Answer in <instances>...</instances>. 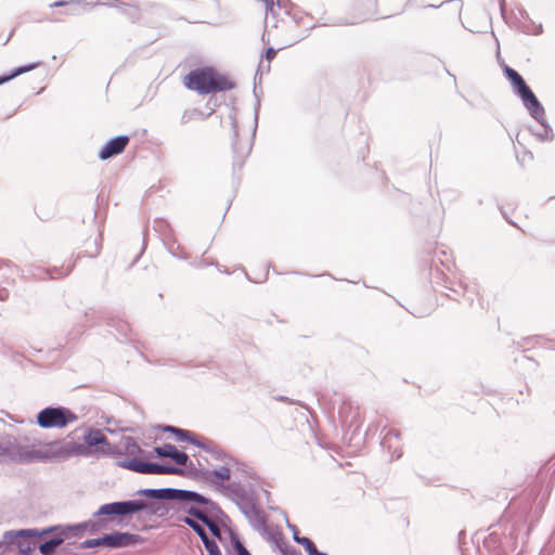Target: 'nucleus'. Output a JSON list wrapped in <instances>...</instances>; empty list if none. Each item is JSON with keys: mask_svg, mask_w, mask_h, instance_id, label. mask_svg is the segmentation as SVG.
Segmentation results:
<instances>
[{"mask_svg": "<svg viewBox=\"0 0 555 555\" xmlns=\"http://www.w3.org/2000/svg\"><path fill=\"white\" fill-rule=\"evenodd\" d=\"M146 494L151 499L171 502L177 519L189 526L196 534H201V530H206L202 524L212 516H224L228 519L217 502L194 490L167 487L165 490L149 491Z\"/></svg>", "mask_w": 555, "mask_h": 555, "instance_id": "nucleus-1", "label": "nucleus"}, {"mask_svg": "<svg viewBox=\"0 0 555 555\" xmlns=\"http://www.w3.org/2000/svg\"><path fill=\"white\" fill-rule=\"evenodd\" d=\"M184 86L199 94H210L231 90L235 85L227 76L219 74L212 67L205 66L192 69L184 77Z\"/></svg>", "mask_w": 555, "mask_h": 555, "instance_id": "nucleus-2", "label": "nucleus"}, {"mask_svg": "<svg viewBox=\"0 0 555 555\" xmlns=\"http://www.w3.org/2000/svg\"><path fill=\"white\" fill-rule=\"evenodd\" d=\"M132 518L130 500L115 501L102 504L93 514L91 526L99 533L109 528L112 524L122 525Z\"/></svg>", "mask_w": 555, "mask_h": 555, "instance_id": "nucleus-3", "label": "nucleus"}, {"mask_svg": "<svg viewBox=\"0 0 555 555\" xmlns=\"http://www.w3.org/2000/svg\"><path fill=\"white\" fill-rule=\"evenodd\" d=\"M42 459L40 450L20 444L11 435H0V462L28 464Z\"/></svg>", "mask_w": 555, "mask_h": 555, "instance_id": "nucleus-4", "label": "nucleus"}, {"mask_svg": "<svg viewBox=\"0 0 555 555\" xmlns=\"http://www.w3.org/2000/svg\"><path fill=\"white\" fill-rule=\"evenodd\" d=\"M78 418V415L69 408L48 405L37 413L35 423L42 429H61L76 423ZM28 422L34 424L33 420H28Z\"/></svg>", "mask_w": 555, "mask_h": 555, "instance_id": "nucleus-5", "label": "nucleus"}, {"mask_svg": "<svg viewBox=\"0 0 555 555\" xmlns=\"http://www.w3.org/2000/svg\"><path fill=\"white\" fill-rule=\"evenodd\" d=\"M49 531L46 528H26L17 530H8L4 532V539L9 541V550L15 547L18 555H33L37 548V539L48 537Z\"/></svg>", "mask_w": 555, "mask_h": 555, "instance_id": "nucleus-6", "label": "nucleus"}, {"mask_svg": "<svg viewBox=\"0 0 555 555\" xmlns=\"http://www.w3.org/2000/svg\"><path fill=\"white\" fill-rule=\"evenodd\" d=\"M152 490H165V488H143L137 490L135 495L144 499L130 500L132 516L139 513H144L149 516L164 518L170 511H172V503L168 502V500L149 498L150 495H147L146 492Z\"/></svg>", "mask_w": 555, "mask_h": 555, "instance_id": "nucleus-7", "label": "nucleus"}, {"mask_svg": "<svg viewBox=\"0 0 555 555\" xmlns=\"http://www.w3.org/2000/svg\"><path fill=\"white\" fill-rule=\"evenodd\" d=\"M254 94L256 98L255 107H254V117H255V126L253 130V137L250 141L246 144V146H241L238 142V128H237V121L234 115H230L231 118V127L233 132V140H232V149L234 153V159H233V169L236 168L241 169L244 165L245 158L249 155L251 147H253V140L256 134L257 125H258V117H259V108H260V96L257 93V86H254Z\"/></svg>", "mask_w": 555, "mask_h": 555, "instance_id": "nucleus-8", "label": "nucleus"}, {"mask_svg": "<svg viewBox=\"0 0 555 555\" xmlns=\"http://www.w3.org/2000/svg\"><path fill=\"white\" fill-rule=\"evenodd\" d=\"M83 447L87 448L85 456L92 454L116 457L122 454L119 446L111 443L107 437L95 428H88L83 435Z\"/></svg>", "mask_w": 555, "mask_h": 555, "instance_id": "nucleus-9", "label": "nucleus"}, {"mask_svg": "<svg viewBox=\"0 0 555 555\" xmlns=\"http://www.w3.org/2000/svg\"><path fill=\"white\" fill-rule=\"evenodd\" d=\"M93 524L92 519H88L78 524H68V525H53L46 527V530L49 531V534L52 532H60L63 540L65 541L68 538H80L86 531L90 534H96L98 532L91 526Z\"/></svg>", "mask_w": 555, "mask_h": 555, "instance_id": "nucleus-10", "label": "nucleus"}, {"mask_svg": "<svg viewBox=\"0 0 555 555\" xmlns=\"http://www.w3.org/2000/svg\"><path fill=\"white\" fill-rule=\"evenodd\" d=\"M108 548H125L135 546L144 542V538L137 533L112 531L106 533Z\"/></svg>", "mask_w": 555, "mask_h": 555, "instance_id": "nucleus-11", "label": "nucleus"}, {"mask_svg": "<svg viewBox=\"0 0 555 555\" xmlns=\"http://www.w3.org/2000/svg\"><path fill=\"white\" fill-rule=\"evenodd\" d=\"M199 474L203 476L204 482H207L219 491L223 489V486H227V481L230 480L232 475L229 464L221 465L220 467L214 469L206 468L205 472H199Z\"/></svg>", "mask_w": 555, "mask_h": 555, "instance_id": "nucleus-12", "label": "nucleus"}, {"mask_svg": "<svg viewBox=\"0 0 555 555\" xmlns=\"http://www.w3.org/2000/svg\"><path fill=\"white\" fill-rule=\"evenodd\" d=\"M382 434H384L380 440L382 448L389 452L391 461L399 460L402 456L400 431L393 428L386 430V427H384Z\"/></svg>", "mask_w": 555, "mask_h": 555, "instance_id": "nucleus-13", "label": "nucleus"}, {"mask_svg": "<svg viewBox=\"0 0 555 555\" xmlns=\"http://www.w3.org/2000/svg\"><path fill=\"white\" fill-rule=\"evenodd\" d=\"M130 138L126 134H119L111 138L100 150L98 154L99 158L101 160H107L121 154L126 150Z\"/></svg>", "mask_w": 555, "mask_h": 555, "instance_id": "nucleus-14", "label": "nucleus"}, {"mask_svg": "<svg viewBox=\"0 0 555 555\" xmlns=\"http://www.w3.org/2000/svg\"><path fill=\"white\" fill-rule=\"evenodd\" d=\"M443 287L448 291L446 293V296L450 299H453L455 301H461V298H464L465 301L469 306L474 302L473 294H475V291L469 288L466 284H464L462 281H446V285Z\"/></svg>", "mask_w": 555, "mask_h": 555, "instance_id": "nucleus-15", "label": "nucleus"}, {"mask_svg": "<svg viewBox=\"0 0 555 555\" xmlns=\"http://www.w3.org/2000/svg\"><path fill=\"white\" fill-rule=\"evenodd\" d=\"M526 109L528 111L529 115L537 121L543 120L545 118V109L542 105V103L539 101L534 92L531 90V88L527 89L519 95H517Z\"/></svg>", "mask_w": 555, "mask_h": 555, "instance_id": "nucleus-16", "label": "nucleus"}, {"mask_svg": "<svg viewBox=\"0 0 555 555\" xmlns=\"http://www.w3.org/2000/svg\"><path fill=\"white\" fill-rule=\"evenodd\" d=\"M54 454L62 459H68L70 456H85L87 448L82 443L75 441H62L53 443Z\"/></svg>", "mask_w": 555, "mask_h": 555, "instance_id": "nucleus-17", "label": "nucleus"}, {"mask_svg": "<svg viewBox=\"0 0 555 555\" xmlns=\"http://www.w3.org/2000/svg\"><path fill=\"white\" fill-rule=\"evenodd\" d=\"M154 451L157 456L171 459L178 466L186 465L189 462V455L185 452L178 450L171 443H164L163 446L155 447Z\"/></svg>", "mask_w": 555, "mask_h": 555, "instance_id": "nucleus-18", "label": "nucleus"}, {"mask_svg": "<svg viewBox=\"0 0 555 555\" xmlns=\"http://www.w3.org/2000/svg\"><path fill=\"white\" fill-rule=\"evenodd\" d=\"M199 449L209 453L215 460L222 462V465H228L229 460H232L233 456L224 451L220 446L216 442L203 438L199 444Z\"/></svg>", "mask_w": 555, "mask_h": 555, "instance_id": "nucleus-19", "label": "nucleus"}, {"mask_svg": "<svg viewBox=\"0 0 555 555\" xmlns=\"http://www.w3.org/2000/svg\"><path fill=\"white\" fill-rule=\"evenodd\" d=\"M503 73L505 78L509 81L513 91L516 95H519L530 87L525 81L522 76L514 68L509 67L508 65H504Z\"/></svg>", "mask_w": 555, "mask_h": 555, "instance_id": "nucleus-20", "label": "nucleus"}, {"mask_svg": "<svg viewBox=\"0 0 555 555\" xmlns=\"http://www.w3.org/2000/svg\"><path fill=\"white\" fill-rule=\"evenodd\" d=\"M105 323L109 328L116 331L118 339L120 340L127 339L132 332L130 324L119 317L108 315L105 319Z\"/></svg>", "mask_w": 555, "mask_h": 555, "instance_id": "nucleus-21", "label": "nucleus"}, {"mask_svg": "<svg viewBox=\"0 0 555 555\" xmlns=\"http://www.w3.org/2000/svg\"><path fill=\"white\" fill-rule=\"evenodd\" d=\"M48 535V539L41 543H37V548L42 555H53L56 548L64 542L61 533L57 531Z\"/></svg>", "mask_w": 555, "mask_h": 555, "instance_id": "nucleus-22", "label": "nucleus"}, {"mask_svg": "<svg viewBox=\"0 0 555 555\" xmlns=\"http://www.w3.org/2000/svg\"><path fill=\"white\" fill-rule=\"evenodd\" d=\"M250 527L259 533H268L267 514L257 507L253 513L246 516Z\"/></svg>", "mask_w": 555, "mask_h": 555, "instance_id": "nucleus-23", "label": "nucleus"}, {"mask_svg": "<svg viewBox=\"0 0 555 555\" xmlns=\"http://www.w3.org/2000/svg\"><path fill=\"white\" fill-rule=\"evenodd\" d=\"M229 461L230 462H228V464L231 467V473L235 470L236 473L241 474L242 478L245 480H256L258 478L256 470L245 462L234 456Z\"/></svg>", "mask_w": 555, "mask_h": 555, "instance_id": "nucleus-24", "label": "nucleus"}, {"mask_svg": "<svg viewBox=\"0 0 555 555\" xmlns=\"http://www.w3.org/2000/svg\"><path fill=\"white\" fill-rule=\"evenodd\" d=\"M149 475H178L184 476L185 469L178 465L159 464L150 462Z\"/></svg>", "mask_w": 555, "mask_h": 555, "instance_id": "nucleus-25", "label": "nucleus"}, {"mask_svg": "<svg viewBox=\"0 0 555 555\" xmlns=\"http://www.w3.org/2000/svg\"><path fill=\"white\" fill-rule=\"evenodd\" d=\"M117 465L121 468H125V469H128V470H131L134 473L149 475L150 462L143 461L135 456H133L131 459H125L122 461H119L117 463Z\"/></svg>", "mask_w": 555, "mask_h": 555, "instance_id": "nucleus-26", "label": "nucleus"}, {"mask_svg": "<svg viewBox=\"0 0 555 555\" xmlns=\"http://www.w3.org/2000/svg\"><path fill=\"white\" fill-rule=\"evenodd\" d=\"M220 492H222L234 504L248 495V492L240 481L228 482L227 486H223V489Z\"/></svg>", "mask_w": 555, "mask_h": 555, "instance_id": "nucleus-27", "label": "nucleus"}, {"mask_svg": "<svg viewBox=\"0 0 555 555\" xmlns=\"http://www.w3.org/2000/svg\"><path fill=\"white\" fill-rule=\"evenodd\" d=\"M102 244V234H96L93 238H89L86 241V248L77 254L76 259L81 257H90L94 258L100 254Z\"/></svg>", "mask_w": 555, "mask_h": 555, "instance_id": "nucleus-28", "label": "nucleus"}, {"mask_svg": "<svg viewBox=\"0 0 555 555\" xmlns=\"http://www.w3.org/2000/svg\"><path fill=\"white\" fill-rule=\"evenodd\" d=\"M540 128H529L531 134H533L541 142H551L554 140V132L550 124L545 118L543 120L538 121Z\"/></svg>", "mask_w": 555, "mask_h": 555, "instance_id": "nucleus-29", "label": "nucleus"}, {"mask_svg": "<svg viewBox=\"0 0 555 555\" xmlns=\"http://www.w3.org/2000/svg\"><path fill=\"white\" fill-rule=\"evenodd\" d=\"M39 64H40L39 62L29 63L26 65L15 67L12 70H10V73H8V74L1 75L0 76V86L16 78L17 76H20L22 74L28 73V72L37 68L39 66Z\"/></svg>", "mask_w": 555, "mask_h": 555, "instance_id": "nucleus-30", "label": "nucleus"}, {"mask_svg": "<svg viewBox=\"0 0 555 555\" xmlns=\"http://www.w3.org/2000/svg\"><path fill=\"white\" fill-rule=\"evenodd\" d=\"M537 477L541 482L546 479L550 482L555 481V455L540 467Z\"/></svg>", "mask_w": 555, "mask_h": 555, "instance_id": "nucleus-31", "label": "nucleus"}, {"mask_svg": "<svg viewBox=\"0 0 555 555\" xmlns=\"http://www.w3.org/2000/svg\"><path fill=\"white\" fill-rule=\"evenodd\" d=\"M163 242L168 250V253L178 259L189 260V255L183 251V247L180 243L175 238H163Z\"/></svg>", "mask_w": 555, "mask_h": 555, "instance_id": "nucleus-32", "label": "nucleus"}, {"mask_svg": "<svg viewBox=\"0 0 555 555\" xmlns=\"http://www.w3.org/2000/svg\"><path fill=\"white\" fill-rule=\"evenodd\" d=\"M175 437L177 438L178 441L188 442L197 448H199L201 441L204 438V437H201V436L192 433L191 430L182 429V428H178Z\"/></svg>", "mask_w": 555, "mask_h": 555, "instance_id": "nucleus-33", "label": "nucleus"}, {"mask_svg": "<svg viewBox=\"0 0 555 555\" xmlns=\"http://www.w3.org/2000/svg\"><path fill=\"white\" fill-rule=\"evenodd\" d=\"M202 533L197 534L201 541L203 542L205 550L207 551L208 555H221V551L211 537L207 533L206 530H201Z\"/></svg>", "mask_w": 555, "mask_h": 555, "instance_id": "nucleus-34", "label": "nucleus"}, {"mask_svg": "<svg viewBox=\"0 0 555 555\" xmlns=\"http://www.w3.org/2000/svg\"><path fill=\"white\" fill-rule=\"evenodd\" d=\"M498 537L493 531L483 541V546L489 550V555H507L506 551L496 545Z\"/></svg>", "mask_w": 555, "mask_h": 555, "instance_id": "nucleus-35", "label": "nucleus"}, {"mask_svg": "<svg viewBox=\"0 0 555 555\" xmlns=\"http://www.w3.org/2000/svg\"><path fill=\"white\" fill-rule=\"evenodd\" d=\"M108 315L101 312V311H96L94 309H88L86 312H85V322H83V325L85 326H93V325H96V324H100V322H105V319L107 318Z\"/></svg>", "mask_w": 555, "mask_h": 555, "instance_id": "nucleus-36", "label": "nucleus"}, {"mask_svg": "<svg viewBox=\"0 0 555 555\" xmlns=\"http://www.w3.org/2000/svg\"><path fill=\"white\" fill-rule=\"evenodd\" d=\"M235 505L245 517L258 507L255 499L250 494L237 501Z\"/></svg>", "mask_w": 555, "mask_h": 555, "instance_id": "nucleus-37", "label": "nucleus"}, {"mask_svg": "<svg viewBox=\"0 0 555 555\" xmlns=\"http://www.w3.org/2000/svg\"><path fill=\"white\" fill-rule=\"evenodd\" d=\"M119 448L121 449L122 453L126 452L128 454H137L142 452L141 447L137 443L134 438L130 436L122 437V448L120 446Z\"/></svg>", "mask_w": 555, "mask_h": 555, "instance_id": "nucleus-38", "label": "nucleus"}, {"mask_svg": "<svg viewBox=\"0 0 555 555\" xmlns=\"http://www.w3.org/2000/svg\"><path fill=\"white\" fill-rule=\"evenodd\" d=\"M223 518H224V516H212V517L208 518V520H205L202 525L204 527L206 526L214 537L221 539V531L218 526V521Z\"/></svg>", "mask_w": 555, "mask_h": 555, "instance_id": "nucleus-39", "label": "nucleus"}, {"mask_svg": "<svg viewBox=\"0 0 555 555\" xmlns=\"http://www.w3.org/2000/svg\"><path fill=\"white\" fill-rule=\"evenodd\" d=\"M98 546H106L107 547L106 533L101 537L94 538V539L85 540L80 543V548H82V550L93 548V547H98Z\"/></svg>", "mask_w": 555, "mask_h": 555, "instance_id": "nucleus-40", "label": "nucleus"}, {"mask_svg": "<svg viewBox=\"0 0 555 555\" xmlns=\"http://www.w3.org/2000/svg\"><path fill=\"white\" fill-rule=\"evenodd\" d=\"M153 229L156 232H158L160 235H163L164 237L167 234L170 236L171 232H172V229H171L170 224L168 223V221H166L165 219H160V218L154 220Z\"/></svg>", "mask_w": 555, "mask_h": 555, "instance_id": "nucleus-41", "label": "nucleus"}, {"mask_svg": "<svg viewBox=\"0 0 555 555\" xmlns=\"http://www.w3.org/2000/svg\"><path fill=\"white\" fill-rule=\"evenodd\" d=\"M520 29L524 34L527 35H541L543 33L542 24H535L533 21H529L520 26Z\"/></svg>", "mask_w": 555, "mask_h": 555, "instance_id": "nucleus-42", "label": "nucleus"}, {"mask_svg": "<svg viewBox=\"0 0 555 555\" xmlns=\"http://www.w3.org/2000/svg\"><path fill=\"white\" fill-rule=\"evenodd\" d=\"M74 268V263L68 264L66 268H53L52 270H49L48 273L51 279H60L63 276H67Z\"/></svg>", "mask_w": 555, "mask_h": 555, "instance_id": "nucleus-43", "label": "nucleus"}, {"mask_svg": "<svg viewBox=\"0 0 555 555\" xmlns=\"http://www.w3.org/2000/svg\"><path fill=\"white\" fill-rule=\"evenodd\" d=\"M190 463V466L188 467V470H185V475L184 476H188L194 480H199V481H203V476L199 474V472H205L206 468H197L194 466V464L192 462H188Z\"/></svg>", "mask_w": 555, "mask_h": 555, "instance_id": "nucleus-44", "label": "nucleus"}, {"mask_svg": "<svg viewBox=\"0 0 555 555\" xmlns=\"http://www.w3.org/2000/svg\"><path fill=\"white\" fill-rule=\"evenodd\" d=\"M297 544L301 545L308 555H312L318 550L314 542L307 537H302L299 541L297 540Z\"/></svg>", "mask_w": 555, "mask_h": 555, "instance_id": "nucleus-45", "label": "nucleus"}, {"mask_svg": "<svg viewBox=\"0 0 555 555\" xmlns=\"http://www.w3.org/2000/svg\"><path fill=\"white\" fill-rule=\"evenodd\" d=\"M201 115V112L196 108L185 111L181 116V124H188L192 119H195L197 116Z\"/></svg>", "mask_w": 555, "mask_h": 555, "instance_id": "nucleus-46", "label": "nucleus"}, {"mask_svg": "<svg viewBox=\"0 0 555 555\" xmlns=\"http://www.w3.org/2000/svg\"><path fill=\"white\" fill-rule=\"evenodd\" d=\"M231 541L238 555H244V551H248L235 534L231 537Z\"/></svg>", "mask_w": 555, "mask_h": 555, "instance_id": "nucleus-47", "label": "nucleus"}, {"mask_svg": "<svg viewBox=\"0 0 555 555\" xmlns=\"http://www.w3.org/2000/svg\"><path fill=\"white\" fill-rule=\"evenodd\" d=\"M266 534H267V539L270 542H272L273 544H275L276 546H280V543L283 542V538L280 532H272V531L268 530V533H266Z\"/></svg>", "mask_w": 555, "mask_h": 555, "instance_id": "nucleus-48", "label": "nucleus"}, {"mask_svg": "<svg viewBox=\"0 0 555 555\" xmlns=\"http://www.w3.org/2000/svg\"><path fill=\"white\" fill-rule=\"evenodd\" d=\"M286 520V527L292 531L293 533V540L297 543V540L299 541L302 537L299 535V530L296 525L289 522L287 516H285Z\"/></svg>", "mask_w": 555, "mask_h": 555, "instance_id": "nucleus-49", "label": "nucleus"}, {"mask_svg": "<svg viewBox=\"0 0 555 555\" xmlns=\"http://www.w3.org/2000/svg\"><path fill=\"white\" fill-rule=\"evenodd\" d=\"M369 4H370V11L364 13L362 16H361V21H364V20H367L370 18L371 16L374 15L375 13V9H376V5H377V0H367Z\"/></svg>", "mask_w": 555, "mask_h": 555, "instance_id": "nucleus-50", "label": "nucleus"}, {"mask_svg": "<svg viewBox=\"0 0 555 555\" xmlns=\"http://www.w3.org/2000/svg\"><path fill=\"white\" fill-rule=\"evenodd\" d=\"M276 2L280 8L285 9L286 14L292 15L291 11L294 8V4L292 3L291 0H276Z\"/></svg>", "mask_w": 555, "mask_h": 555, "instance_id": "nucleus-51", "label": "nucleus"}, {"mask_svg": "<svg viewBox=\"0 0 555 555\" xmlns=\"http://www.w3.org/2000/svg\"><path fill=\"white\" fill-rule=\"evenodd\" d=\"M281 552L283 555H302V553L299 550L293 546H284L281 548Z\"/></svg>", "mask_w": 555, "mask_h": 555, "instance_id": "nucleus-52", "label": "nucleus"}, {"mask_svg": "<svg viewBox=\"0 0 555 555\" xmlns=\"http://www.w3.org/2000/svg\"><path fill=\"white\" fill-rule=\"evenodd\" d=\"M76 3V1L74 0H57L55 2H53L52 4H50L51 8H59V7H68V5H74Z\"/></svg>", "mask_w": 555, "mask_h": 555, "instance_id": "nucleus-53", "label": "nucleus"}, {"mask_svg": "<svg viewBox=\"0 0 555 555\" xmlns=\"http://www.w3.org/2000/svg\"><path fill=\"white\" fill-rule=\"evenodd\" d=\"M276 55V50L272 47L268 48L264 52V57L268 62H271Z\"/></svg>", "mask_w": 555, "mask_h": 555, "instance_id": "nucleus-54", "label": "nucleus"}, {"mask_svg": "<svg viewBox=\"0 0 555 555\" xmlns=\"http://www.w3.org/2000/svg\"><path fill=\"white\" fill-rule=\"evenodd\" d=\"M10 552L9 550V541L8 539H4V535L2 537V540H0V555Z\"/></svg>", "mask_w": 555, "mask_h": 555, "instance_id": "nucleus-55", "label": "nucleus"}, {"mask_svg": "<svg viewBox=\"0 0 555 555\" xmlns=\"http://www.w3.org/2000/svg\"><path fill=\"white\" fill-rule=\"evenodd\" d=\"M262 2L266 7V12H272L274 8V1L273 0H259Z\"/></svg>", "mask_w": 555, "mask_h": 555, "instance_id": "nucleus-56", "label": "nucleus"}, {"mask_svg": "<svg viewBox=\"0 0 555 555\" xmlns=\"http://www.w3.org/2000/svg\"><path fill=\"white\" fill-rule=\"evenodd\" d=\"M69 7H70V9L67 12L69 15L76 16L81 13L80 9L78 8L79 5H69Z\"/></svg>", "mask_w": 555, "mask_h": 555, "instance_id": "nucleus-57", "label": "nucleus"}, {"mask_svg": "<svg viewBox=\"0 0 555 555\" xmlns=\"http://www.w3.org/2000/svg\"><path fill=\"white\" fill-rule=\"evenodd\" d=\"M179 427H176V426H172V425H165L163 427V430L166 431V433H170V434H173L176 435L177 430H178Z\"/></svg>", "mask_w": 555, "mask_h": 555, "instance_id": "nucleus-58", "label": "nucleus"}, {"mask_svg": "<svg viewBox=\"0 0 555 555\" xmlns=\"http://www.w3.org/2000/svg\"><path fill=\"white\" fill-rule=\"evenodd\" d=\"M8 298V292L2 288L0 289V300H5Z\"/></svg>", "mask_w": 555, "mask_h": 555, "instance_id": "nucleus-59", "label": "nucleus"}, {"mask_svg": "<svg viewBox=\"0 0 555 555\" xmlns=\"http://www.w3.org/2000/svg\"><path fill=\"white\" fill-rule=\"evenodd\" d=\"M145 246H146V243H145V238L143 240V246H142V249H141V253L135 257L134 261L132 262L131 266H133L137 261H138V258L140 257V255L143 253V250L145 249Z\"/></svg>", "mask_w": 555, "mask_h": 555, "instance_id": "nucleus-60", "label": "nucleus"}, {"mask_svg": "<svg viewBox=\"0 0 555 555\" xmlns=\"http://www.w3.org/2000/svg\"><path fill=\"white\" fill-rule=\"evenodd\" d=\"M8 417H9L11 421L15 422V423H20V424L24 423V421H23V420H18V418H16L15 416H13V415H11V414H8Z\"/></svg>", "mask_w": 555, "mask_h": 555, "instance_id": "nucleus-61", "label": "nucleus"}, {"mask_svg": "<svg viewBox=\"0 0 555 555\" xmlns=\"http://www.w3.org/2000/svg\"><path fill=\"white\" fill-rule=\"evenodd\" d=\"M312 555H327L325 552H321L319 550H317V552H314Z\"/></svg>", "mask_w": 555, "mask_h": 555, "instance_id": "nucleus-62", "label": "nucleus"}, {"mask_svg": "<svg viewBox=\"0 0 555 555\" xmlns=\"http://www.w3.org/2000/svg\"><path fill=\"white\" fill-rule=\"evenodd\" d=\"M13 33H14V30L10 33L9 38L4 41L3 44H7V42L10 40V38L13 36Z\"/></svg>", "mask_w": 555, "mask_h": 555, "instance_id": "nucleus-63", "label": "nucleus"}, {"mask_svg": "<svg viewBox=\"0 0 555 555\" xmlns=\"http://www.w3.org/2000/svg\"><path fill=\"white\" fill-rule=\"evenodd\" d=\"M244 555H253L249 551H244Z\"/></svg>", "mask_w": 555, "mask_h": 555, "instance_id": "nucleus-64", "label": "nucleus"}]
</instances>
